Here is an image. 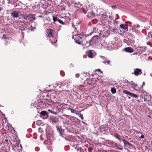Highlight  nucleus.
I'll return each instance as SVG.
<instances>
[{"instance_id": "nucleus-3", "label": "nucleus", "mask_w": 152, "mask_h": 152, "mask_svg": "<svg viewBox=\"0 0 152 152\" xmlns=\"http://www.w3.org/2000/svg\"><path fill=\"white\" fill-rule=\"evenodd\" d=\"M122 141L124 143L125 149L129 151L130 149L132 148L133 145L132 144L124 139H123Z\"/></svg>"}, {"instance_id": "nucleus-37", "label": "nucleus", "mask_w": 152, "mask_h": 152, "mask_svg": "<svg viewBox=\"0 0 152 152\" xmlns=\"http://www.w3.org/2000/svg\"><path fill=\"white\" fill-rule=\"evenodd\" d=\"M127 82L128 83H129V85H131V83H130L128 81H127Z\"/></svg>"}, {"instance_id": "nucleus-44", "label": "nucleus", "mask_w": 152, "mask_h": 152, "mask_svg": "<svg viewBox=\"0 0 152 152\" xmlns=\"http://www.w3.org/2000/svg\"><path fill=\"white\" fill-rule=\"evenodd\" d=\"M140 133V134H141V133H140V132H139V133Z\"/></svg>"}, {"instance_id": "nucleus-9", "label": "nucleus", "mask_w": 152, "mask_h": 152, "mask_svg": "<svg viewBox=\"0 0 152 152\" xmlns=\"http://www.w3.org/2000/svg\"><path fill=\"white\" fill-rule=\"evenodd\" d=\"M142 73V72L141 69L138 68L134 69V74L135 76H138L140 75Z\"/></svg>"}, {"instance_id": "nucleus-23", "label": "nucleus", "mask_w": 152, "mask_h": 152, "mask_svg": "<svg viewBox=\"0 0 152 152\" xmlns=\"http://www.w3.org/2000/svg\"><path fill=\"white\" fill-rule=\"evenodd\" d=\"M97 30V29H96V28L95 27H94L93 28V30L91 32L92 33L96 32Z\"/></svg>"}, {"instance_id": "nucleus-10", "label": "nucleus", "mask_w": 152, "mask_h": 152, "mask_svg": "<svg viewBox=\"0 0 152 152\" xmlns=\"http://www.w3.org/2000/svg\"><path fill=\"white\" fill-rule=\"evenodd\" d=\"M50 119L53 123H56L58 121V118L55 116H53L50 117Z\"/></svg>"}, {"instance_id": "nucleus-22", "label": "nucleus", "mask_w": 152, "mask_h": 152, "mask_svg": "<svg viewBox=\"0 0 152 152\" xmlns=\"http://www.w3.org/2000/svg\"><path fill=\"white\" fill-rule=\"evenodd\" d=\"M67 106H69V105H68L67 104H64L62 106V109L65 108H68V107H67Z\"/></svg>"}, {"instance_id": "nucleus-36", "label": "nucleus", "mask_w": 152, "mask_h": 152, "mask_svg": "<svg viewBox=\"0 0 152 152\" xmlns=\"http://www.w3.org/2000/svg\"><path fill=\"white\" fill-rule=\"evenodd\" d=\"M111 7H112V8H113V9H115L116 8L115 6H112Z\"/></svg>"}, {"instance_id": "nucleus-5", "label": "nucleus", "mask_w": 152, "mask_h": 152, "mask_svg": "<svg viewBox=\"0 0 152 152\" xmlns=\"http://www.w3.org/2000/svg\"><path fill=\"white\" fill-rule=\"evenodd\" d=\"M54 31L52 29H47L46 30V33L47 36L48 37H51L53 36Z\"/></svg>"}, {"instance_id": "nucleus-31", "label": "nucleus", "mask_w": 152, "mask_h": 152, "mask_svg": "<svg viewBox=\"0 0 152 152\" xmlns=\"http://www.w3.org/2000/svg\"><path fill=\"white\" fill-rule=\"evenodd\" d=\"M79 117L81 118V119L82 120H83V115L82 114H81L80 113V114Z\"/></svg>"}, {"instance_id": "nucleus-14", "label": "nucleus", "mask_w": 152, "mask_h": 152, "mask_svg": "<svg viewBox=\"0 0 152 152\" xmlns=\"http://www.w3.org/2000/svg\"><path fill=\"white\" fill-rule=\"evenodd\" d=\"M94 51L92 50H89L88 52V56L89 58H92L93 57V52Z\"/></svg>"}, {"instance_id": "nucleus-7", "label": "nucleus", "mask_w": 152, "mask_h": 152, "mask_svg": "<svg viewBox=\"0 0 152 152\" xmlns=\"http://www.w3.org/2000/svg\"><path fill=\"white\" fill-rule=\"evenodd\" d=\"M99 39L97 36H94L90 40V42H91V44L93 45L96 43Z\"/></svg>"}, {"instance_id": "nucleus-25", "label": "nucleus", "mask_w": 152, "mask_h": 152, "mask_svg": "<svg viewBox=\"0 0 152 152\" xmlns=\"http://www.w3.org/2000/svg\"><path fill=\"white\" fill-rule=\"evenodd\" d=\"M67 110H71V112L72 113H74L75 112V110L73 109H72L70 108V107L68 108Z\"/></svg>"}, {"instance_id": "nucleus-19", "label": "nucleus", "mask_w": 152, "mask_h": 152, "mask_svg": "<svg viewBox=\"0 0 152 152\" xmlns=\"http://www.w3.org/2000/svg\"><path fill=\"white\" fill-rule=\"evenodd\" d=\"M40 114L43 116H45L48 115V113L46 111H43L41 112Z\"/></svg>"}, {"instance_id": "nucleus-17", "label": "nucleus", "mask_w": 152, "mask_h": 152, "mask_svg": "<svg viewBox=\"0 0 152 152\" xmlns=\"http://www.w3.org/2000/svg\"><path fill=\"white\" fill-rule=\"evenodd\" d=\"M115 145L117 149L120 150H123L122 146L120 144H117V143H115Z\"/></svg>"}, {"instance_id": "nucleus-27", "label": "nucleus", "mask_w": 152, "mask_h": 152, "mask_svg": "<svg viewBox=\"0 0 152 152\" xmlns=\"http://www.w3.org/2000/svg\"><path fill=\"white\" fill-rule=\"evenodd\" d=\"M93 150V148L91 147H89L88 148V152H92Z\"/></svg>"}, {"instance_id": "nucleus-32", "label": "nucleus", "mask_w": 152, "mask_h": 152, "mask_svg": "<svg viewBox=\"0 0 152 152\" xmlns=\"http://www.w3.org/2000/svg\"><path fill=\"white\" fill-rule=\"evenodd\" d=\"M144 137V136L142 134L139 137V139H142Z\"/></svg>"}, {"instance_id": "nucleus-20", "label": "nucleus", "mask_w": 152, "mask_h": 152, "mask_svg": "<svg viewBox=\"0 0 152 152\" xmlns=\"http://www.w3.org/2000/svg\"><path fill=\"white\" fill-rule=\"evenodd\" d=\"M131 85L134 88L137 87L138 86L137 85V84L135 83H134L133 81L131 82Z\"/></svg>"}, {"instance_id": "nucleus-6", "label": "nucleus", "mask_w": 152, "mask_h": 152, "mask_svg": "<svg viewBox=\"0 0 152 152\" xmlns=\"http://www.w3.org/2000/svg\"><path fill=\"white\" fill-rule=\"evenodd\" d=\"M123 93L129 95L132 97L135 98H138L139 97V96L137 94L132 93L127 90H124L123 91Z\"/></svg>"}, {"instance_id": "nucleus-26", "label": "nucleus", "mask_w": 152, "mask_h": 152, "mask_svg": "<svg viewBox=\"0 0 152 152\" xmlns=\"http://www.w3.org/2000/svg\"><path fill=\"white\" fill-rule=\"evenodd\" d=\"M53 21H54V22H55L57 20L58 21V19L57 17L53 16Z\"/></svg>"}, {"instance_id": "nucleus-1", "label": "nucleus", "mask_w": 152, "mask_h": 152, "mask_svg": "<svg viewBox=\"0 0 152 152\" xmlns=\"http://www.w3.org/2000/svg\"><path fill=\"white\" fill-rule=\"evenodd\" d=\"M75 42L79 45H84L86 47H88L91 46V42H90L86 41V42L83 43V37L81 35H77L75 36Z\"/></svg>"}, {"instance_id": "nucleus-21", "label": "nucleus", "mask_w": 152, "mask_h": 152, "mask_svg": "<svg viewBox=\"0 0 152 152\" xmlns=\"http://www.w3.org/2000/svg\"><path fill=\"white\" fill-rule=\"evenodd\" d=\"M111 92L113 94H115L116 93V90L115 88H111Z\"/></svg>"}, {"instance_id": "nucleus-24", "label": "nucleus", "mask_w": 152, "mask_h": 152, "mask_svg": "<svg viewBox=\"0 0 152 152\" xmlns=\"http://www.w3.org/2000/svg\"><path fill=\"white\" fill-rule=\"evenodd\" d=\"M104 63L105 64L107 63V64L108 65H110V61L109 60H105L104 61Z\"/></svg>"}, {"instance_id": "nucleus-41", "label": "nucleus", "mask_w": 152, "mask_h": 152, "mask_svg": "<svg viewBox=\"0 0 152 152\" xmlns=\"http://www.w3.org/2000/svg\"><path fill=\"white\" fill-rule=\"evenodd\" d=\"M2 9V8L1 7H0V11Z\"/></svg>"}, {"instance_id": "nucleus-4", "label": "nucleus", "mask_w": 152, "mask_h": 152, "mask_svg": "<svg viewBox=\"0 0 152 152\" xmlns=\"http://www.w3.org/2000/svg\"><path fill=\"white\" fill-rule=\"evenodd\" d=\"M11 16L13 18H17L19 17L22 16V15L21 14L20 12L17 11H14L10 13Z\"/></svg>"}, {"instance_id": "nucleus-42", "label": "nucleus", "mask_w": 152, "mask_h": 152, "mask_svg": "<svg viewBox=\"0 0 152 152\" xmlns=\"http://www.w3.org/2000/svg\"><path fill=\"white\" fill-rule=\"evenodd\" d=\"M128 97L129 99H130V97L129 96H128Z\"/></svg>"}, {"instance_id": "nucleus-2", "label": "nucleus", "mask_w": 152, "mask_h": 152, "mask_svg": "<svg viewBox=\"0 0 152 152\" xmlns=\"http://www.w3.org/2000/svg\"><path fill=\"white\" fill-rule=\"evenodd\" d=\"M74 6L77 8V10H80L81 13H84L85 14H86L83 6L82 4H80V2H78L77 3H75L74 4Z\"/></svg>"}, {"instance_id": "nucleus-12", "label": "nucleus", "mask_w": 152, "mask_h": 152, "mask_svg": "<svg viewBox=\"0 0 152 152\" xmlns=\"http://www.w3.org/2000/svg\"><path fill=\"white\" fill-rule=\"evenodd\" d=\"M124 51L130 53H132L134 52L133 49L131 47L126 48L124 49Z\"/></svg>"}, {"instance_id": "nucleus-28", "label": "nucleus", "mask_w": 152, "mask_h": 152, "mask_svg": "<svg viewBox=\"0 0 152 152\" xmlns=\"http://www.w3.org/2000/svg\"><path fill=\"white\" fill-rule=\"evenodd\" d=\"M58 21L60 23H61V24L62 25L64 24V22L61 20L60 19H58Z\"/></svg>"}, {"instance_id": "nucleus-15", "label": "nucleus", "mask_w": 152, "mask_h": 152, "mask_svg": "<svg viewBox=\"0 0 152 152\" xmlns=\"http://www.w3.org/2000/svg\"><path fill=\"white\" fill-rule=\"evenodd\" d=\"M33 17L32 14H29L27 16H24L23 17V18L25 20H31V18H32Z\"/></svg>"}, {"instance_id": "nucleus-33", "label": "nucleus", "mask_w": 152, "mask_h": 152, "mask_svg": "<svg viewBox=\"0 0 152 152\" xmlns=\"http://www.w3.org/2000/svg\"><path fill=\"white\" fill-rule=\"evenodd\" d=\"M80 75L79 74H78V73L77 74L75 75V77L77 78H78L79 77Z\"/></svg>"}, {"instance_id": "nucleus-8", "label": "nucleus", "mask_w": 152, "mask_h": 152, "mask_svg": "<svg viewBox=\"0 0 152 152\" xmlns=\"http://www.w3.org/2000/svg\"><path fill=\"white\" fill-rule=\"evenodd\" d=\"M56 128L61 136L64 134L65 130L62 128L61 126L59 127L58 126H57Z\"/></svg>"}, {"instance_id": "nucleus-35", "label": "nucleus", "mask_w": 152, "mask_h": 152, "mask_svg": "<svg viewBox=\"0 0 152 152\" xmlns=\"http://www.w3.org/2000/svg\"><path fill=\"white\" fill-rule=\"evenodd\" d=\"M115 29H116V28H113V29H112V32H113H113H114V31H115Z\"/></svg>"}, {"instance_id": "nucleus-18", "label": "nucleus", "mask_w": 152, "mask_h": 152, "mask_svg": "<svg viewBox=\"0 0 152 152\" xmlns=\"http://www.w3.org/2000/svg\"><path fill=\"white\" fill-rule=\"evenodd\" d=\"M20 23L19 22H17L16 23L14 24L15 28L17 29H20Z\"/></svg>"}, {"instance_id": "nucleus-39", "label": "nucleus", "mask_w": 152, "mask_h": 152, "mask_svg": "<svg viewBox=\"0 0 152 152\" xmlns=\"http://www.w3.org/2000/svg\"><path fill=\"white\" fill-rule=\"evenodd\" d=\"M138 27H140L139 25H137V28H138Z\"/></svg>"}, {"instance_id": "nucleus-38", "label": "nucleus", "mask_w": 152, "mask_h": 152, "mask_svg": "<svg viewBox=\"0 0 152 152\" xmlns=\"http://www.w3.org/2000/svg\"><path fill=\"white\" fill-rule=\"evenodd\" d=\"M142 84V86L145 85V82H144Z\"/></svg>"}, {"instance_id": "nucleus-30", "label": "nucleus", "mask_w": 152, "mask_h": 152, "mask_svg": "<svg viewBox=\"0 0 152 152\" xmlns=\"http://www.w3.org/2000/svg\"><path fill=\"white\" fill-rule=\"evenodd\" d=\"M96 71H97L99 72H100L101 73H102V72L101 71V70L99 69H96L95 70V72H96Z\"/></svg>"}, {"instance_id": "nucleus-40", "label": "nucleus", "mask_w": 152, "mask_h": 152, "mask_svg": "<svg viewBox=\"0 0 152 152\" xmlns=\"http://www.w3.org/2000/svg\"><path fill=\"white\" fill-rule=\"evenodd\" d=\"M144 101H147V100H146V99L145 98H144Z\"/></svg>"}, {"instance_id": "nucleus-11", "label": "nucleus", "mask_w": 152, "mask_h": 152, "mask_svg": "<svg viewBox=\"0 0 152 152\" xmlns=\"http://www.w3.org/2000/svg\"><path fill=\"white\" fill-rule=\"evenodd\" d=\"M120 27L121 29L125 30V31L128 30V27L126 24H122L120 25Z\"/></svg>"}, {"instance_id": "nucleus-29", "label": "nucleus", "mask_w": 152, "mask_h": 152, "mask_svg": "<svg viewBox=\"0 0 152 152\" xmlns=\"http://www.w3.org/2000/svg\"><path fill=\"white\" fill-rule=\"evenodd\" d=\"M33 17H32V18H31V20H31L32 21L35 20V18L34 16V15H33Z\"/></svg>"}, {"instance_id": "nucleus-16", "label": "nucleus", "mask_w": 152, "mask_h": 152, "mask_svg": "<svg viewBox=\"0 0 152 152\" xmlns=\"http://www.w3.org/2000/svg\"><path fill=\"white\" fill-rule=\"evenodd\" d=\"M88 15L89 16H90V17L92 18L95 17V16L96 15L93 11H91V12H89Z\"/></svg>"}, {"instance_id": "nucleus-13", "label": "nucleus", "mask_w": 152, "mask_h": 152, "mask_svg": "<svg viewBox=\"0 0 152 152\" xmlns=\"http://www.w3.org/2000/svg\"><path fill=\"white\" fill-rule=\"evenodd\" d=\"M114 136L120 142H121V136L118 133H116L114 134Z\"/></svg>"}, {"instance_id": "nucleus-34", "label": "nucleus", "mask_w": 152, "mask_h": 152, "mask_svg": "<svg viewBox=\"0 0 152 152\" xmlns=\"http://www.w3.org/2000/svg\"><path fill=\"white\" fill-rule=\"evenodd\" d=\"M71 1L72 3H75V0H71Z\"/></svg>"}, {"instance_id": "nucleus-43", "label": "nucleus", "mask_w": 152, "mask_h": 152, "mask_svg": "<svg viewBox=\"0 0 152 152\" xmlns=\"http://www.w3.org/2000/svg\"><path fill=\"white\" fill-rule=\"evenodd\" d=\"M5 141H8V140H5Z\"/></svg>"}]
</instances>
